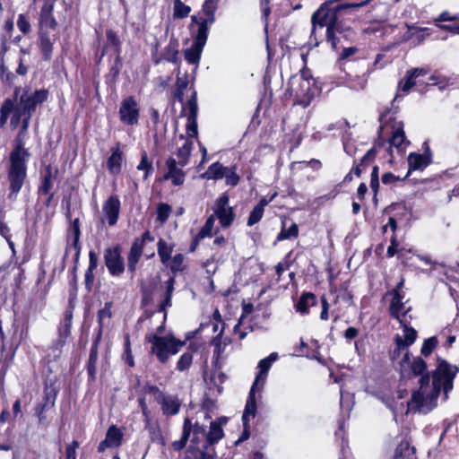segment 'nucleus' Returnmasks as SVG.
Masks as SVG:
<instances>
[{
    "mask_svg": "<svg viewBox=\"0 0 459 459\" xmlns=\"http://www.w3.org/2000/svg\"><path fill=\"white\" fill-rule=\"evenodd\" d=\"M455 370L446 363L441 362L432 374L430 380L429 376L421 377L420 388L411 394L407 402L406 412L429 413L437 405V398L443 391V399H447L448 393L453 389Z\"/></svg>",
    "mask_w": 459,
    "mask_h": 459,
    "instance_id": "f257e3e1",
    "label": "nucleus"
},
{
    "mask_svg": "<svg viewBox=\"0 0 459 459\" xmlns=\"http://www.w3.org/2000/svg\"><path fill=\"white\" fill-rule=\"evenodd\" d=\"M29 157L30 153L24 147L22 138L18 135L15 140V147L10 153V166L8 169L11 197H15L23 185L27 171L26 162Z\"/></svg>",
    "mask_w": 459,
    "mask_h": 459,
    "instance_id": "f03ea898",
    "label": "nucleus"
},
{
    "mask_svg": "<svg viewBox=\"0 0 459 459\" xmlns=\"http://www.w3.org/2000/svg\"><path fill=\"white\" fill-rule=\"evenodd\" d=\"M48 91L47 90H38L32 93L24 92L22 94L18 104L15 106L14 114L11 119V126L17 127L22 123L20 136L24 134L30 124V119L36 107L47 100Z\"/></svg>",
    "mask_w": 459,
    "mask_h": 459,
    "instance_id": "7ed1b4c3",
    "label": "nucleus"
},
{
    "mask_svg": "<svg viewBox=\"0 0 459 459\" xmlns=\"http://www.w3.org/2000/svg\"><path fill=\"white\" fill-rule=\"evenodd\" d=\"M290 83L296 103L303 108H307L320 92L308 70L304 69L299 74L292 76Z\"/></svg>",
    "mask_w": 459,
    "mask_h": 459,
    "instance_id": "20e7f679",
    "label": "nucleus"
},
{
    "mask_svg": "<svg viewBox=\"0 0 459 459\" xmlns=\"http://www.w3.org/2000/svg\"><path fill=\"white\" fill-rule=\"evenodd\" d=\"M146 341L151 343V353L163 364L168 361L169 356L176 355L186 343L170 333L164 336L150 333L146 336Z\"/></svg>",
    "mask_w": 459,
    "mask_h": 459,
    "instance_id": "39448f33",
    "label": "nucleus"
},
{
    "mask_svg": "<svg viewBox=\"0 0 459 459\" xmlns=\"http://www.w3.org/2000/svg\"><path fill=\"white\" fill-rule=\"evenodd\" d=\"M312 34L316 33V28L320 29L325 26L327 27L326 30V37L327 40L331 42L332 48H336V39L335 30L342 32L340 30L341 22H338L336 17V10L330 9L328 7L327 3H324L320 8L316 11L312 15Z\"/></svg>",
    "mask_w": 459,
    "mask_h": 459,
    "instance_id": "423d86ee",
    "label": "nucleus"
},
{
    "mask_svg": "<svg viewBox=\"0 0 459 459\" xmlns=\"http://www.w3.org/2000/svg\"><path fill=\"white\" fill-rule=\"evenodd\" d=\"M203 14L199 16H192V21L198 26L197 34L194 41L205 45L208 31L212 24L214 22V11L211 0H206L203 6Z\"/></svg>",
    "mask_w": 459,
    "mask_h": 459,
    "instance_id": "0eeeda50",
    "label": "nucleus"
},
{
    "mask_svg": "<svg viewBox=\"0 0 459 459\" xmlns=\"http://www.w3.org/2000/svg\"><path fill=\"white\" fill-rule=\"evenodd\" d=\"M144 390L147 394H152L157 403H160L165 415H175L179 411L180 403L176 396L166 395L154 385H146Z\"/></svg>",
    "mask_w": 459,
    "mask_h": 459,
    "instance_id": "6e6552de",
    "label": "nucleus"
},
{
    "mask_svg": "<svg viewBox=\"0 0 459 459\" xmlns=\"http://www.w3.org/2000/svg\"><path fill=\"white\" fill-rule=\"evenodd\" d=\"M120 121L126 126H135L140 117V107L134 97L125 98L119 107Z\"/></svg>",
    "mask_w": 459,
    "mask_h": 459,
    "instance_id": "1a4fd4ad",
    "label": "nucleus"
},
{
    "mask_svg": "<svg viewBox=\"0 0 459 459\" xmlns=\"http://www.w3.org/2000/svg\"><path fill=\"white\" fill-rule=\"evenodd\" d=\"M230 198L227 194L221 195L215 202L213 212L223 228L230 227L235 218L232 207L230 206Z\"/></svg>",
    "mask_w": 459,
    "mask_h": 459,
    "instance_id": "9d476101",
    "label": "nucleus"
},
{
    "mask_svg": "<svg viewBox=\"0 0 459 459\" xmlns=\"http://www.w3.org/2000/svg\"><path fill=\"white\" fill-rule=\"evenodd\" d=\"M166 172L161 180H170L173 186H179L185 182L186 173L182 169L172 156L169 157L165 162Z\"/></svg>",
    "mask_w": 459,
    "mask_h": 459,
    "instance_id": "9b49d317",
    "label": "nucleus"
},
{
    "mask_svg": "<svg viewBox=\"0 0 459 459\" xmlns=\"http://www.w3.org/2000/svg\"><path fill=\"white\" fill-rule=\"evenodd\" d=\"M105 264L112 275L117 276L124 272L125 265L120 247L108 248L105 251Z\"/></svg>",
    "mask_w": 459,
    "mask_h": 459,
    "instance_id": "f8f14e48",
    "label": "nucleus"
},
{
    "mask_svg": "<svg viewBox=\"0 0 459 459\" xmlns=\"http://www.w3.org/2000/svg\"><path fill=\"white\" fill-rule=\"evenodd\" d=\"M176 144L178 145L177 151L175 152V155L178 159L176 160L180 167H185L189 162L194 140L186 138L183 134H180Z\"/></svg>",
    "mask_w": 459,
    "mask_h": 459,
    "instance_id": "ddd939ff",
    "label": "nucleus"
},
{
    "mask_svg": "<svg viewBox=\"0 0 459 459\" xmlns=\"http://www.w3.org/2000/svg\"><path fill=\"white\" fill-rule=\"evenodd\" d=\"M54 4L44 2L39 13V30H56L57 22L53 16Z\"/></svg>",
    "mask_w": 459,
    "mask_h": 459,
    "instance_id": "4468645a",
    "label": "nucleus"
},
{
    "mask_svg": "<svg viewBox=\"0 0 459 459\" xmlns=\"http://www.w3.org/2000/svg\"><path fill=\"white\" fill-rule=\"evenodd\" d=\"M39 48L44 59L48 60L51 57L53 46L57 40L56 30H39Z\"/></svg>",
    "mask_w": 459,
    "mask_h": 459,
    "instance_id": "2eb2a0df",
    "label": "nucleus"
},
{
    "mask_svg": "<svg viewBox=\"0 0 459 459\" xmlns=\"http://www.w3.org/2000/svg\"><path fill=\"white\" fill-rule=\"evenodd\" d=\"M123 432L115 425L110 426L106 433L105 439L101 441L98 446L100 453L104 452L107 448L117 447L121 445Z\"/></svg>",
    "mask_w": 459,
    "mask_h": 459,
    "instance_id": "dca6fc26",
    "label": "nucleus"
},
{
    "mask_svg": "<svg viewBox=\"0 0 459 459\" xmlns=\"http://www.w3.org/2000/svg\"><path fill=\"white\" fill-rule=\"evenodd\" d=\"M278 359V354L276 352L271 353L267 358L263 359L258 363L259 372L255 377V382L253 385L255 387L263 388L264 385L266 381L267 374L272 367L273 363Z\"/></svg>",
    "mask_w": 459,
    "mask_h": 459,
    "instance_id": "f3484780",
    "label": "nucleus"
},
{
    "mask_svg": "<svg viewBox=\"0 0 459 459\" xmlns=\"http://www.w3.org/2000/svg\"><path fill=\"white\" fill-rule=\"evenodd\" d=\"M120 201L116 196H110L103 205L104 219L109 226H114L118 219Z\"/></svg>",
    "mask_w": 459,
    "mask_h": 459,
    "instance_id": "a211bd4d",
    "label": "nucleus"
},
{
    "mask_svg": "<svg viewBox=\"0 0 459 459\" xmlns=\"http://www.w3.org/2000/svg\"><path fill=\"white\" fill-rule=\"evenodd\" d=\"M428 74L429 71L425 68H414L407 71L405 77L399 82V90L405 93L409 92V91L416 84L415 79Z\"/></svg>",
    "mask_w": 459,
    "mask_h": 459,
    "instance_id": "6ab92c4d",
    "label": "nucleus"
},
{
    "mask_svg": "<svg viewBox=\"0 0 459 459\" xmlns=\"http://www.w3.org/2000/svg\"><path fill=\"white\" fill-rule=\"evenodd\" d=\"M123 153L117 145L111 149V155L107 160V167L110 174L117 176L121 172Z\"/></svg>",
    "mask_w": 459,
    "mask_h": 459,
    "instance_id": "aec40b11",
    "label": "nucleus"
},
{
    "mask_svg": "<svg viewBox=\"0 0 459 459\" xmlns=\"http://www.w3.org/2000/svg\"><path fill=\"white\" fill-rule=\"evenodd\" d=\"M431 162L430 155L411 152L408 156L409 173L411 170H423Z\"/></svg>",
    "mask_w": 459,
    "mask_h": 459,
    "instance_id": "412c9836",
    "label": "nucleus"
},
{
    "mask_svg": "<svg viewBox=\"0 0 459 459\" xmlns=\"http://www.w3.org/2000/svg\"><path fill=\"white\" fill-rule=\"evenodd\" d=\"M392 294L393 299L390 304V313L402 323L400 317L401 316H404L408 310L405 308V305L403 302V296H402L399 290H394Z\"/></svg>",
    "mask_w": 459,
    "mask_h": 459,
    "instance_id": "4be33fe9",
    "label": "nucleus"
},
{
    "mask_svg": "<svg viewBox=\"0 0 459 459\" xmlns=\"http://www.w3.org/2000/svg\"><path fill=\"white\" fill-rule=\"evenodd\" d=\"M263 388L260 387H255V385H252L251 390L249 392L248 398L247 400L246 408L242 416V420L245 425H247L249 421L250 418H254L256 412V403H255V393L256 390H262Z\"/></svg>",
    "mask_w": 459,
    "mask_h": 459,
    "instance_id": "5701e85b",
    "label": "nucleus"
},
{
    "mask_svg": "<svg viewBox=\"0 0 459 459\" xmlns=\"http://www.w3.org/2000/svg\"><path fill=\"white\" fill-rule=\"evenodd\" d=\"M204 45L194 41L191 47L185 50V59L193 65H198Z\"/></svg>",
    "mask_w": 459,
    "mask_h": 459,
    "instance_id": "b1692460",
    "label": "nucleus"
},
{
    "mask_svg": "<svg viewBox=\"0 0 459 459\" xmlns=\"http://www.w3.org/2000/svg\"><path fill=\"white\" fill-rule=\"evenodd\" d=\"M403 127V126L401 122L395 124L389 140L390 145L396 147L399 151L403 150V145L405 143V135Z\"/></svg>",
    "mask_w": 459,
    "mask_h": 459,
    "instance_id": "393cba45",
    "label": "nucleus"
},
{
    "mask_svg": "<svg viewBox=\"0 0 459 459\" xmlns=\"http://www.w3.org/2000/svg\"><path fill=\"white\" fill-rule=\"evenodd\" d=\"M192 428L193 427H192L191 420L187 418L185 419L184 424H183L182 437H180V439L174 441L171 445L172 448L175 451H180L181 449H183L186 446V442L191 436Z\"/></svg>",
    "mask_w": 459,
    "mask_h": 459,
    "instance_id": "a878e982",
    "label": "nucleus"
},
{
    "mask_svg": "<svg viewBox=\"0 0 459 459\" xmlns=\"http://www.w3.org/2000/svg\"><path fill=\"white\" fill-rule=\"evenodd\" d=\"M214 222H215L214 215H211L210 217H208L204 225L202 227V229L200 230V231L198 232V234L196 235V237L194 240V244L191 247L192 250H194L195 248V246L197 245L199 240H201L206 237L212 236V232L213 227H214Z\"/></svg>",
    "mask_w": 459,
    "mask_h": 459,
    "instance_id": "bb28decb",
    "label": "nucleus"
},
{
    "mask_svg": "<svg viewBox=\"0 0 459 459\" xmlns=\"http://www.w3.org/2000/svg\"><path fill=\"white\" fill-rule=\"evenodd\" d=\"M80 227L79 221L76 219L74 221L71 228V236L68 238V249L74 248L75 255H78L80 253L79 238H80Z\"/></svg>",
    "mask_w": 459,
    "mask_h": 459,
    "instance_id": "cd10ccee",
    "label": "nucleus"
},
{
    "mask_svg": "<svg viewBox=\"0 0 459 459\" xmlns=\"http://www.w3.org/2000/svg\"><path fill=\"white\" fill-rule=\"evenodd\" d=\"M227 167L222 166L219 162L212 164L208 169L201 175V178L205 179H221L224 178Z\"/></svg>",
    "mask_w": 459,
    "mask_h": 459,
    "instance_id": "c85d7f7f",
    "label": "nucleus"
},
{
    "mask_svg": "<svg viewBox=\"0 0 459 459\" xmlns=\"http://www.w3.org/2000/svg\"><path fill=\"white\" fill-rule=\"evenodd\" d=\"M142 243H140L138 240L135 241L130 249L129 255H128V263L127 267L130 271H134L135 265L138 263L141 255H142Z\"/></svg>",
    "mask_w": 459,
    "mask_h": 459,
    "instance_id": "c756f323",
    "label": "nucleus"
},
{
    "mask_svg": "<svg viewBox=\"0 0 459 459\" xmlns=\"http://www.w3.org/2000/svg\"><path fill=\"white\" fill-rule=\"evenodd\" d=\"M186 459H214V450L212 447L203 449L190 448L187 450Z\"/></svg>",
    "mask_w": 459,
    "mask_h": 459,
    "instance_id": "7c9ffc66",
    "label": "nucleus"
},
{
    "mask_svg": "<svg viewBox=\"0 0 459 459\" xmlns=\"http://www.w3.org/2000/svg\"><path fill=\"white\" fill-rule=\"evenodd\" d=\"M316 303V298L312 293L303 294L299 302L297 303V311L301 314H307L310 307L315 306Z\"/></svg>",
    "mask_w": 459,
    "mask_h": 459,
    "instance_id": "2f4dec72",
    "label": "nucleus"
},
{
    "mask_svg": "<svg viewBox=\"0 0 459 459\" xmlns=\"http://www.w3.org/2000/svg\"><path fill=\"white\" fill-rule=\"evenodd\" d=\"M204 437L210 445L218 442L223 437L221 424L217 421L211 422L210 430Z\"/></svg>",
    "mask_w": 459,
    "mask_h": 459,
    "instance_id": "473e14b6",
    "label": "nucleus"
},
{
    "mask_svg": "<svg viewBox=\"0 0 459 459\" xmlns=\"http://www.w3.org/2000/svg\"><path fill=\"white\" fill-rule=\"evenodd\" d=\"M112 303L107 302L103 308H101L98 313V321H99V327H100V333L103 330V328L108 325L110 318L112 316L111 312ZM100 335V333H99Z\"/></svg>",
    "mask_w": 459,
    "mask_h": 459,
    "instance_id": "72a5a7b5",
    "label": "nucleus"
},
{
    "mask_svg": "<svg viewBox=\"0 0 459 459\" xmlns=\"http://www.w3.org/2000/svg\"><path fill=\"white\" fill-rule=\"evenodd\" d=\"M395 338H399L402 341V344L410 347L417 338V332L413 328L403 324V334H396Z\"/></svg>",
    "mask_w": 459,
    "mask_h": 459,
    "instance_id": "f704fd0d",
    "label": "nucleus"
},
{
    "mask_svg": "<svg viewBox=\"0 0 459 459\" xmlns=\"http://www.w3.org/2000/svg\"><path fill=\"white\" fill-rule=\"evenodd\" d=\"M173 251V247L168 244L163 239H160L158 243V254L160 257V261L164 265H169V260Z\"/></svg>",
    "mask_w": 459,
    "mask_h": 459,
    "instance_id": "c9c22d12",
    "label": "nucleus"
},
{
    "mask_svg": "<svg viewBox=\"0 0 459 459\" xmlns=\"http://www.w3.org/2000/svg\"><path fill=\"white\" fill-rule=\"evenodd\" d=\"M425 29L410 27L407 32L403 35L402 41H409L412 39H417V44L422 42L425 39L423 31Z\"/></svg>",
    "mask_w": 459,
    "mask_h": 459,
    "instance_id": "e433bc0d",
    "label": "nucleus"
},
{
    "mask_svg": "<svg viewBox=\"0 0 459 459\" xmlns=\"http://www.w3.org/2000/svg\"><path fill=\"white\" fill-rule=\"evenodd\" d=\"M14 108H15V106L12 100L8 99V100H4V102L3 103V105L0 108V114H1L0 115V125L1 126H4L6 123L11 112L14 113Z\"/></svg>",
    "mask_w": 459,
    "mask_h": 459,
    "instance_id": "4c0bfd02",
    "label": "nucleus"
},
{
    "mask_svg": "<svg viewBox=\"0 0 459 459\" xmlns=\"http://www.w3.org/2000/svg\"><path fill=\"white\" fill-rule=\"evenodd\" d=\"M395 348L391 352V359L394 363H396L402 355L407 356L409 347L402 344V341L399 338H394Z\"/></svg>",
    "mask_w": 459,
    "mask_h": 459,
    "instance_id": "58836bf2",
    "label": "nucleus"
},
{
    "mask_svg": "<svg viewBox=\"0 0 459 459\" xmlns=\"http://www.w3.org/2000/svg\"><path fill=\"white\" fill-rule=\"evenodd\" d=\"M188 85V79L187 76L185 75L183 77L179 76L178 74L177 82H176V91H175V97L183 103L184 101V91L186 89Z\"/></svg>",
    "mask_w": 459,
    "mask_h": 459,
    "instance_id": "ea45409f",
    "label": "nucleus"
},
{
    "mask_svg": "<svg viewBox=\"0 0 459 459\" xmlns=\"http://www.w3.org/2000/svg\"><path fill=\"white\" fill-rule=\"evenodd\" d=\"M193 362V353L192 352H185L183 353L177 362V369L178 371L187 370Z\"/></svg>",
    "mask_w": 459,
    "mask_h": 459,
    "instance_id": "a19ab883",
    "label": "nucleus"
},
{
    "mask_svg": "<svg viewBox=\"0 0 459 459\" xmlns=\"http://www.w3.org/2000/svg\"><path fill=\"white\" fill-rule=\"evenodd\" d=\"M191 12V8L186 5L180 0L174 1V17L175 18H185L188 16Z\"/></svg>",
    "mask_w": 459,
    "mask_h": 459,
    "instance_id": "79ce46f5",
    "label": "nucleus"
},
{
    "mask_svg": "<svg viewBox=\"0 0 459 459\" xmlns=\"http://www.w3.org/2000/svg\"><path fill=\"white\" fill-rule=\"evenodd\" d=\"M245 325L244 317L240 316L238 319V324L234 326V333L238 335L239 340H243L246 338V336L248 334L249 332L252 331V328L250 325Z\"/></svg>",
    "mask_w": 459,
    "mask_h": 459,
    "instance_id": "37998d69",
    "label": "nucleus"
},
{
    "mask_svg": "<svg viewBox=\"0 0 459 459\" xmlns=\"http://www.w3.org/2000/svg\"><path fill=\"white\" fill-rule=\"evenodd\" d=\"M408 369H411L412 376L420 375L426 369V363L420 358H415L411 361Z\"/></svg>",
    "mask_w": 459,
    "mask_h": 459,
    "instance_id": "c03bdc74",
    "label": "nucleus"
},
{
    "mask_svg": "<svg viewBox=\"0 0 459 459\" xmlns=\"http://www.w3.org/2000/svg\"><path fill=\"white\" fill-rule=\"evenodd\" d=\"M166 266L174 273L182 271L184 268V255L181 254H177L169 260V265Z\"/></svg>",
    "mask_w": 459,
    "mask_h": 459,
    "instance_id": "a18cd8bd",
    "label": "nucleus"
},
{
    "mask_svg": "<svg viewBox=\"0 0 459 459\" xmlns=\"http://www.w3.org/2000/svg\"><path fill=\"white\" fill-rule=\"evenodd\" d=\"M410 356H411V353H410V351L408 350V355L407 356L402 355L400 357L399 360L396 362V364L400 368V372H401V375L403 377H411V373L408 371V367L411 363Z\"/></svg>",
    "mask_w": 459,
    "mask_h": 459,
    "instance_id": "49530a36",
    "label": "nucleus"
},
{
    "mask_svg": "<svg viewBox=\"0 0 459 459\" xmlns=\"http://www.w3.org/2000/svg\"><path fill=\"white\" fill-rule=\"evenodd\" d=\"M299 234V229L296 223H292L288 230L282 229L277 236V240L281 241L290 238H296Z\"/></svg>",
    "mask_w": 459,
    "mask_h": 459,
    "instance_id": "de8ad7c7",
    "label": "nucleus"
},
{
    "mask_svg": "<svg viewBox=\"0 0 459 459\" xmlns=\"http://www.w3.org/2000/svg\"><path fill=\"white\" fill-rule=\"evenodd\" d=\"M53 186V175L50 168L46 169V173L43 178V182L41 186L39 187V192L41 194H48Z\"/></svg>",
    "mask_w": 459,
    "mask_h": 459,
    "instance_id": "09e8293b",
    "label": "nucleus"
},
{
    "mask_svg": "<svg viewBox=\"0 0 459 459\" xmlns=\"http://www.w3.org/2000/svg\"><path fill=\"white\" fill-rule=\"evenodd\" d=\"M192 439L191 441L195 444H197L201 438L204 437L205 436V429L203 426H201L199 423H192Z\"/></svg>",
    "mask_w": 459,
    "mask_h": 459,
    "instance_id": "8fccbe9b",
    "label": "nucleus"
},
{
    "mask_svg": "<svg viewBox=\"0 0 459 459\" xmlns=\"http://www.w3.org/2000/svg\"><path fill=\"white\" fill-rule=\"evenodd\" d=\"M186 109L188 110L187 117H197V101H196V92L195 91H192L191 98L186 102Z\"/></svg>",
    "mask_w": 459,
    "mask_h": 459,
    "instance_id": "3c124183",
    "label": "nucleus"
},
{
    "mask_svg": "<svg viewBox=\"0 0 459 459\" xmlns=\"http://www.w3.org/2000/svg\"><path fill=\"white\" fill-rule=\"evenodd\" d=\"M164 59L168 62L171 63H178V50L177 49V47L174 46L172 43H170L165 53H164Z\"/></svg>",
    "mask_w": 459,
    "mask_h": 459,
    "instance_id": "603ef678",
    "label": "nucleus"
},
{
    "mask_svg": "<svg viewBox=\"0 0 459 459\" xmlns=\"http://www.w3.org/2000/svg\"><path fill=\"white\" fill-rule=\"evenodd\" d=\"M264 215V211L261 209V206H255L252 212L249 214L247 220V225L253 226L262 219Z\"/></svg>",
    "mask_w": 459,
    "mask_h": 459,
    "instance_id": "864d4df0",
    "label": "nucleus"
},
{
    "mask_svg": "<svg viewBox=\"0 0 459 459\" xmlns=\"http://www.w3.org/2000/svg\"><path fill=\"white\" fill-rule=\"evenodd\" d=\"M186 134H187L186 138L193 139L194 137L197 136L196 117H187Z\"/></svg>",
    "mask_w": 459,
    "mask_h": 459,
    "instance_id": "5fc2aeb1",
    "label": "nucleus"
},
{
    "mask_svg": "<svg viewBox=\"0 0 459 459\" xmlns=\"http://www.w3.org/2000/svg\"><path fill=\"white\" fill-rule=\"evenodd\" d=\"M171 208L166 204H160L157 209V219L161 222H165L169 217Z\"/></svg>",
    "mask_w": 459,
    "mask_h": 459,
    "instance_id": "6e6d98bb",
    "label": "nucleus"
},
{
    "mask_svg": "<svg viewBox=\"0 0 459 459\" xmlns=\"http://www.w3.org/2000/svg\"><path fill=\"white\" fill-rule=\"evenodd\" d=\"M437 340L436 337H430V338L425 340L423 342V345L421 347V353L424 356H429L432 352L434 348L437 346Z\"/></svg>",
    "mask_w": 459,
    "mask_h": 459,
    "instance_id": "4d7b16f0",
    "label": "nucleus"
},
{
    "mask_svg": "<svg viewBox=\"0 0 459 459\" xmlns=\"http://www.w3.org/2000/svg\"><path fill=\"white\" fill-rule=\"evenodd\" d=\"M138 170H144V179H146L149 176V172L152 169V163L148 160V156L146 152H143L141 158V161L137 166Z\"/></svg>",
    "mask_w": 459,
    "mask_h": 459,
    "instance_id": "13d9d810",
    "label": "nucleus"
},
{
    "mask_svg": "<svg viewBox=\"0 0 459 459\" xmlns=\"http://www.w3.org/2000/svg\"><path fill=\"white\" fill-rule=\"evenodd\" d=\"M125 355H126V360L128 363L130 367H133L134 365L133 355H132V350H131V344H130V336L128 333L125 334Z\"/></svg>",
    "mask_w": 459,
    "mask_h": 459,
    "instance_id": "bf43d9fd",
    "label": "nucleus"
},
{
    "mask_svg": "<svg viewBox=\"0 0 459 459\" xmlns=\"http://www.w3.org/2000/svg\"><path fill=\"white\" fill-rule=\"evenodd\" d=\"M18 29L24 34L30 30V23L28 17L24 14H20L17 20Z\"/></svg>",
    "mask_w": 459,
    "mask_h": 459,
    "instance_id": "052dcab7",
    "label": "nucleus"
},
{
    "mask_svg": "<svg viewBox=\"0 0 459 459\" xmlns=\"http://www.w3.org/2000/svg\"><path fill=\"white\" fill-rule=\"evenodd\" d=\"M224 178L226 179V184L232 186H236L239 181V177L233 169L230 168L226 169Z\"/></svg>",
    "mask_w": 459,
    "mask_h": 459,
    "instance_id": "680f3d73",
    "label": "nucleus"
},
{
    "mask_svg": "<svg viewBox=\"0 0 459 459\" xmlns=\"http://www.w3.org/2000/svg\"><path fill=\"white\" fill-rule=\"evenodd\" d=\"M221 335H222V331L216 337H214L213 340L212 341V344L214 346L213 352L217 358H220L221 355L224 351V347L222 346V342H221Z\"/></svg>",
    "mask_w": 459,
    "mask_h": 459,
    "instance_id": "e2e57ef3",
    "label": "nucleus"
},
{
    "mask_svg": "<svg viewBox=\"0 0 459 459\" xmlns=\"http://www.w3.org/2000/svg\"><path fill=\"white\" fill-rule=\"evenodd\" d=\"M78 447L79 443L75 440L67 445L65 448V459H76V450Z\"/></svg>",
    "mask_w": 459,
    "mask_h": 459,
    "instance_id": "0e129e2a",
    "label": "nucleus"
},
{
    "mask_svg": "<svg viewBox=\"0 0 459 459\" xmlns=\"http://www.w3.org/2000/svg\"><path fill=\"white\" fill-rule=\"evenodd\" d=\"M0 234L7 240L11 248H13V243L10 239L9 228L0 221Z\"/></svg>",
    "mask_w": 459,
    "mask_h": 459,
    "instance_id": "69168bd1",
    "label": "nucleus"
},
{
    "mask_svg": "<svg viewBox=\"0 0 459 459\" xmlns=\"http://www.w3.org/2000/svg\"><path fill=\"white\" fill-rule=\"evenodd\" d=\"M379 186L378 182V168L374 167L372 173H371V180H370V186L373 190L377 191V187Z\"/></svg>",
    "mask_w": 459,
    "mask_h": 459,
    "instance_id": "338daca9",
    "label": "nucleus"
},
{
    "mask_svg": "<svg viewBox=\"0 0 459 459\" xmlns=\"http://www.w3.org/2000/svg\"><path fill=\"white\" fill-rule=\"evenodd\" d=\"M457 19L456 15H452L448 12H443L439 14V16L435 20L436 22H451L455 21Z\"/></svg>",
    "mask_w": 459,
    "mask_h": 459,
    "instance_id": "774afa93",
    "label": "nucleus"
}]
</instances>
